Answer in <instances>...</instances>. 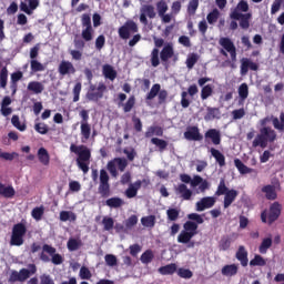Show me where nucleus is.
<instances>
[{"label":"nucleus","instance_id":"nucleus-36","mask_svg":"<svg viewBox=\"0 0 284 284\" xmlns=\"http://www.w3.org/2000/svg\"><path fill=\"white\" fill-rule=\"evenodd\" d=\"M38 159L42 165H50V153L45 148H40L38 150Z\"/></svg>","mask_w":284,"mask_h":284},{"label":"nucleus","instance_id":"nucleus-59","mask_svg":"<svg viewBox=\"0 0 284 284\" xmlns=\"http://www.w3.org/2000/svg\"><path fill=\"white\" fill-rule=\"evenodd\" d=\"M196 10H199V0H190L187 4V14H190V17H194V14H196Z\"/></svg>","mask_w":284,"mask_h":284},{"label":"nucleus","instance_id":"nucleus-34","mask_svg":"<svg viewBox=\"0 0 284 284\" xmlns=\"http://www.w3.org/2000/svg\"><path fill=\"white\" fill-rule=\"evenodd\" d=\"M102 73L105 79H109V81H114V79H116V70H114L113 65L104 64L102 67Z\"/></svg>","mask_w":284,"mask_h":284},{"label":"nucleus","instance_id":"nucleus-12","mask_svg":"<svg viewBox=\"0 0 284 284\" xmlns=\"http://www.w3.org/2000/svg\"><path fill=\"white\" fill-rule=\"evenodd\" d=\"M98 193L102 196V199H108L111 194L110 175L105 169L100 170V184L98 186Z\"/></svg>","mask_w":284,"mask_h":284},{"label":"nucleus","instance_id":"nucleus-7","mask_svg":"<svg viewBox=\"0 0 284 284\" xmlns=\"http://www.w3.org/2000/svg\"><path fill=\"white\" fill-rule=\"evenodd\" d=\"M283 210V206L278 202H274L271 204L268 214L267 211H263L261 213V221L262 223H268V225H272V223H275V221H278V216H281V211Z\"/></svg>","mask_w":284,"mask_h":284},{"label":"nucleus","instance_id":"nucleus-23","mask_svg":"<svg viewBox=\"0 0 284 284\" xmlns=\"http://www.w3.org/2000/svg\"><path fill=\"white\" fill-rule=\"evenodd\" d=\"M175 194H179L183 201H190V199H192V190L187 189V185L184 183L175 186Z\"/></svg>","mask_w":284,"mask_h":284},{"label":"nucleus","instance_id":"nucleus-45","mask_svg":"<svg viewBox=\"0 0 284 284\" xmlns=\"http://www.w3.org/2000/svg\"><path fill=\"white\" fill-rule=\"evenodd\" d=\"M23 79V72L16 71L11 73V89L13 92H17V83Z\"/></svg>","mask_w":284,"mask_h":284},{"label":"nucleus","instance_id":"nucleus-53","mask_svg":"<svg viewBox=\"0 0 284 284\" xmlns=\"http://www.w3.org/2000/svg\"><path fill=\"white\" fill-rule=\"evenodd\" d=\"M220 16H221V12L219 11V9H213L212 12H210L206 16L207 23H210V26H214V23L219 21Z\"/></svg>","mask_w":284,"mask_h":284},{"label":"nucleus","instance_id":"nucleus-17","mask_svg":"<svg viewBox=\"0 0 284 284\" xmlns=\"http://www.w3.org/2000/svg\"><path fill=\"white\" fill-rule=\"evenodd\" d=\"M118 99H119V108H123V112L128 113V112H132V109L134 108V105H136V98L134 95H131L128 99V95L125 93H119L118 94ZM125 99H128V101L125 103H123V101H125Z\"/></svg>","mask_w":284,"mask_h":284},{"label":"nucleus","instance_id":"nucleus-62","mask_svg":"<svg viewBox=\"0 0 284 284\" xmlns=\"http://www.w3.org/2000/svg\"><path fill=\"white\" fill-rule=\"evenodd\" d=\"M43 212H44L43 206H37L32 210L31 216L36 221H41V219L43 217Z\"/></svg>","mask_w":284,"mask_h":284},{"label":"nucleus","instance_id":"nucleus-37","mask_svg":"<svg viewBox=\"0 0 284 284\" xmlns=\"http://www.w3.org/2000/svg\"><path fill=\"white\" fill-rule=\"evenodd\" d=\"M252 148H262L263 150L267 148V140L265 139V135L262 132H260V134H257L256 138L254 139Z\"/></svg>","mask_w":284,"mask_h":284},{"label":"nucleus","instance_id":"nucleus-10","mask_svg":"<svg viewBox=\"0 0 284 284\" xmlns=\"http://www.w3.org/2000/svg\"><path fill=\"white\" fill-rule=\"evenodd\" d=\"M116 166L120 172H125V168H128V160L125 158H115L108 162L106 170L110 172L113 179H116V176H119V171L116 170Z\"/></svg>","mask_w":284,"mask_h":284},{"label":"nucleus","instance_id":"nucleus-43","mask_svg":"<svg viewBox=\"0 0 284 284\" xmlns=\"http://www.w3.org/2000/svg\"><path fill=\"white\" fill-rule=\"evenodd\" d=\"M151 143L152 145H156L159 152H165V150H168V141L163 139L152 138Z\"/></svg>","mask_w":284,"mask_h":284},{"label":"nucleus","instance_id":"nucleus-24","mask_svg":"<svg viewBox=\"0 0 284 284\" xmlns=\"http://www.w3.org/2000/svg\"><path fill=\"white\" fill-rule=\"evenodd\" d=\"M222 276H226L227 278H232V276H236L239 274V264H226L221 270Z\"/></svg>","mask_w":284,"mask_h":284},{"label":"nucleus","instance_id":"nucleus-58","mask_svg":"<svg viewBox=\"0 0 284 284\" xmlns=\"http://www.w3.org/2000/svg\"><path fill=\"white\" fill-rule=\"evenodd\" d=\"M8 85V68L3 67L0 71V88H2V90H6Z\"/></svg>","mask_w":284,"mask_h":284},{"label":"nucleus","instance_id":"nucleus-40","mask_svg":"<svg viewBox=\"0 0 284 284\" xmlns=\"http://www.w3.org/2000/svg\"><path fill=\"white\" fill-rule=\"evenodd\" d=\"M31 74H37V72H45V65L39 60H30Z\"/></svg>","mask_w":284,"mask_h":284},{"label":"nucleus","instance_id":"nucleus-33","mask_svg":"<svg viewBox=\"0 0 284 284\" xmlns=\"http://www.w3.org/2000/svg\"><path fill=\"white\" fill-rule=\"evenodd\" d=\"M80 132H81V141L82 143H85V141L90 140V135L92 134V126L90 123H81L80 125Z\"/></svg>","mask_w":284,"mask_h":284},{"label":"nucleus","instance_id":"nucleus-16","mask_svg":"<svg viewBox=\"0 0 284 284\" xmlns=\"http://www.w3.org/2000/svg\"><path fill=\"white\" fill-rule=\"evenodd\" d=\"M170 59H173L174 62L179 61V55L174 54V45L172 43L165 44L160 52V60L163 63H168Z\"/></svg>","mask_w":284,"mask_h":284},{"label":"nucleus","instance_id":"nucleus-44","mask_svg":"<svg viewBox=\"0 0 284 284\" xmlns=\"http://www.w3.org/2000/svg\"><path fill=\"white\" fill-rule=\"evenodd\" d=\"M140 261L143 263V265H150V263L154 261V252H152V250H146L144 253H142Z\"/></svg>","mask_w":284,"mask_h":284},{"label":"nucleus","instance_id":"nucleus-39","mask_svg":"<svg viewBox=\"0 0 284 284\" xmlns=\"http://www.w3.org/2000/svg\"><path fill=\"white\" fill-rule=\"evenodd\" d=\"M105 205L108 207L118 210V207H122V205H125V202L121 197H111L105 201Z\"/></svg>","mask_w":284,"mask_h":284},{"label":"nucleus","instance_id":"nucleus-29","mask_svg":"<svg viewBox=\"0 0 284 284\" xmlns=\"http://www.w3.org/2000/svg\"><path fill=\"white\" fill-rule=\"evenodd\" d=\"M260 132H262L264 139H266V143H274L276 141V131L271 126H264L260 129Z\"/></svg>","mask_w":284,"mask_h":284},{"label":"nucleus","instance_id":"nucleus-1","mask_svg":"<svg viewBox=\"0 0 284 284\" xmlns=\"http://www.w3.org/2000/svg\"><path fill=\"white\" fill-rule=\"evenodd\" d=\"M230 19L240 21V28H242V30H248L250 21H252V12H250V4L247 1L241 0L236 8L231 11Z\"/></svg>","mask_w":284,"mask_h":284},{"label":"nucleus","instance_id":"nucleus-18","mask_svg":"<svg viewBox=\"0 0 284 284\" xmlns=\"http://www.w3.org/2000/svg\"><path fill=\"white\" fill-rule=\"evenodd\" d=\"M184 139L186 141H203V134H201V130L196 125H190L184 132Z\"/></svg>","mask_w":284,"mask_h":284},{"label":"nucleus","instance_id":"nucleus-2","mask_svg":"<svg viewBox=\"0 0 284 284\" xmlns=\"http://www.w3.org/2000/svg\"><path fill=\"white\" fill-rule=\"evenodd\" d=\"M70 152L77 154V165L83 171V174H88L90 172V159H92V151L87 145H70Z\"/></svg>","mask_w":284,"mask_h":284},{"label":"nucleus","instance_id":"nucleus-25","mask_svg":"<svg viewBox=\"0 0 284 284\" xmlns=\"http://www.w3.org/2000/svg\"><path fill=\"white\" fill-rule=\"evenodd\" d=\"M141 185H143V182L141 180H138L133 184H130L125 191L126 199H134V196L139 194Z\"/></svg>","mask_w":284,"mask_h":284},{"label":"nucleus","instance_id":"nucleus-30","mask_svg":"<svg viewBox=\"0 0 284 284\" xmlns=\"http://www.w3.org/2000/svg\"><path fill=\"white\" fill-rule=\"evenodd\" d=\"M237 94L240 97L239 104L243 105L247 97H250V87L247 85V83L244 82L239 87Z\"/></svg>","mask_w":284,"mask_h":284},{"label":"nucleus","instance_id":"nucleus-48","mask_svg":"<svg viewBox=\"0 0 284 284\" xmlns=\"http://www.w3.org/2000/svg\"><path fill=\"white\" fill-rule=\"evenodd\" d=\"M159 54H161V51H159L158 48H154L151 51V65L153 68H159V65H161V59L159 58Z\"/></svg>","mask_w":284,"mask_h":284},{"label":"nucleus","instance_id":"nucleus-20","mask_svg":"<svg viewBox=\"0 0 284 284\" xmlns=\"http://www.w3.org/2000/svg\"><path fill=\"white\" fill-rule=\"evenodd\" d=\"M216 203V199L212 196L202 197L195 204L196 212H205V210H210V207H214Z\"/></svg>","mask_w":284,"mask_h":284},{"label":"nucleus","instance_id":"nucleus-50","mask_svg":"<svg viewBox=\"0 0 284 284\" xmlns=\"http://www.w3.org/2000/svg\"><path fill=\"white\" fill-rule=\"evenodd\" d=\"M60 221H62V223H65L67 221H77V214L72 211H61Z\"/></svg>","mask_w":284,"mask_h":284},{"label":"nucleus","instance_id":"nucleus-14","mask_svg":"<svg viewBox=\"0 0 284 284\" xmlns=\"http://www.w3.org/2000/svg\"><path fill=\"white\" fill-rule=\"evenodd\" d=\"M73 45L75 49L69 51L73 61H81L83 59V50L85 49V39L74 38Z\"/></svg>","mask_w":284,"mask_h":284},{"label":"nucleus","instance_id":"nucleus-57","mask_svg":"<svg viewBox=\"0 0 284 284\" xmlns=\"http://www.w3.org/2000/svg\"><path fill=\"white\" fill-rule=\"evenodd\" d=\"M227 192H230V189H227V185L225 184V179H221L217 190L215 192L216 196H223L225 195Z\"/></svg>","mask_w":284,"mask_h":284},{"label":"nucleus","instance_id":"nucleus-26","mask_svg":"<svg viewBox=\"0 0 284 284\" xmlns=\"http://www.w3.org/2000/svg\"><path fill=\"white\" fill-rule=\"evenodd\" d=\"M17 194V191L14 190V186L7 185L3 183H0V196H3V199H14V195Z\"/></svg>","mask_w":284,"mask_h":284},{"label":"nucleus","instance_id":"nucleus-60","mask_svg":"<svg viewBox=\"0 0 284 284\" xmlns=\"http://www.w3.org/2000/svg\"><path fill=\"white\" fill-rule=\"evenodd\" d=\"M219 114L217 108L209 106L206 108V115L204 116L205 121H212V119H216V115Z\"/></svg>","mask_w":284,"mask_h":284},{"label":"nucleus","instance_id":"nucleus-64","mask_svg":"<svg viewBox=\"0 0 284 284\" xmlns=\"http://www.w3.org/2000/svg\"><path fill=\"white\" fill-rule=\"evenodd\" d=\"M179 214H180V212L178 209H169L166 211V216H168L169 221H178Z\"/></svg>","mask_w":284,"mask_h":284},{"label":"nucleus","instance_id":"nucleus-8","mask_svg":"<svg viewBox=\"0 0 284 284\" xmlns=\"http://www.w3.org/2000/svg\"><path fill=\"white\" fill-rule=\"evenodd\" d=\"M219 45L223 48L220 50V54H222V57H227V52H229L231 60L233 62H236V45H234V42L232 41V39L227 37H222L219 40Z\"/></svg>","mask_w":284,"mask_h":284},{"label":"nucleus","instance_id":"nucleus-55","mask_svg":"<svg viewBox=\"0 0 284 284\" xmlns=\"http://www.w3.org/2000/svg\"><path fill=\"white\" fill-rule=\"evenodd\" d=\"M141 223L144 227H154L156 225V216L149 215L141 219Z\"/></svg>","mask_w":284,"mask_h":284},{"label":"nucleus","instance_id":"nucleus-49","mask_svg":"<svg viewBox=\"0 0 284 284\" xmlns=\"http://www.w3.org/2000/svg\"><path fill=\"white\" fill-rule=\"evenodd\" d=\"M272 247V237H265L262 240L261 245L258 246L260 254H267V250Z\"/></svg>","mask_w":284,"mask_h":284},{"label":"nucleus","instance_id":"nucleus-51","mask_svg":"<svg viewBox=\"0 0 284 284\" xmlns=\"http://www.w3.org/2000/svg\"><path fill=\"white\" fill-rule=\"evenodd\" d=\"M82 243L81 240H77L74 237L69 239L68 243H67V247L69 250V252H77V250H79V247H81Z\"/></svg>","mask_w":284,"mask_h":284},{"label":"nucleus","instance_id":"nucleus-11","mask_svg":"<svg viewBox=\"0 0 284 284\" xmlns=\"http://www.w3.org/2000/svg\"><path fill=\"white\" fill-rule=\"evenodd\" d=\"M139 32V26L134 20H126L122 27L119 28L118 34L120 39L128 41L132 34Z\"/></svg>","mask_w":284,"mask_h":284},{"label":"nucleus","instance_id":"nucleus-13","mask_svg":"<svg viewBox=\"0 0 284 284\" xmlns=\"http://www.w3.org/2000/svg\"><path fill=\"white\" fill-rule=\"evenodd\" d=\"M82 30L81 37L84 39V41H92L94 39V29L92 28V18H90V14L83 13L81 19Z\"/></svg>","mask_w":284,"mask_h":284},{"label":"nucleus","instance_id":"nucleus-41","mask_svg":"<svg viewBox=\"0 0 284 284\" xmlns=\"http://www.w3.org/2000/svg\"><path fill=\"white\" fill-rule=\"evenodd\" d=\"M265 265H267V261L260 254L254 255V258L250 261L251 267H265Z\"/></svg>","mask_w":284,"mask_h":284},{"label":"nucleus","instance_id":"nucleus-54","mask_svg":"<svg viewBox=\"0 0 284 284\" xmlns=\"http://www.w3.org/2000/svg\"><path fill=\"white\" fill-rule=\"evenodd\" d=\"M212 94H214V89H212V84H206L202 88V90H201L202 101L210 99V97H212Z\"/></svg>","mask_w":284,"mask_h":284},{"label":"nucleus","instance_id":"nucleus-61","mask_svg":"<svg viewBox=\"0 0 284 284\" xmlns=\"http://www.w3.org/2000/svg\"><path fill=\"white\" fill-rule=\"evenodd\" d=\"M156 10L159 17H163V14L168 12V2H165V0H160L159 2H156Z\"/></svg>","mask_w":284,"mask_h":284},{"label":"nucleus","instance_id":"nucleus-21","mask_svg":"<svg viewBox=\"0 0 284 284\" xmlns=\"http://www.w3.org/2000/svg\"><path fill=\"white\" fill-rule=\"evenodd\" d=\"M235 258L240 262V265L242 267H247V265L250 264V257H248L247 248H245L244 245H240L237 247V251L235 253Z\"/></svg>","mask_w":284,"mask_h":284},{"label":"nucleus","instance_id":"nucleus-63","mask_svg":"<svg viewBox=\"0 0 284 284\" xmlns=\"http://www.w3.org/2000/svg\"><path fill=\"white\" fill-rule=\"evenodd\" d=\"M102 224L104 225L105 232H110V230L114 229V219H112V217H103Z\"/></svg>","mask_w":284,"mask_h":284},{"label":"nucleus","instance_id":"nucleus-47","mask_svg":"<svg viewBox=\"0 0 284 284\" xmlns=\"http://www.w3.org/2000/svg\"><path fill=\"white\" fill-rule=\"evenodd\" d=\"M159 92H161V84L159 83L153 84L150 92L146 94L145 100L152 101V99H156V97H159Z\"/></svg>","mask_w":284,"mask_h":284},{"label":"nucleus","instance_id":"nucleus-46","mask_svg":"<svg viewBox=\"0 0 284 284\" xmlns=\"http://www.w3.org/2000/svg\"><path fill=\"white\" fill-rule=\"evenodd\" d=\"M200 55L199 53H191L186 58V68L189 70H192L196 63H199Z\"/></svg>","mask_w":284,"mask_h":284},{"label":"nucleus","instance_id":"nucleus-32","mask_svg":"<svg viewBox=\"0 0 284 284\" xmlns=\"http://www.w3.org/2000/svg\"><path fill=\"white\" fill-rule=\"evenodd\" d=\"M236 196H239V191L231 189L226 194H224V209L227 210V207H230V205H232V203L234 201H236Z\"/></svg>","mask_w":284,"mask_h":284},{"label":"nucleus","instance_id":"nucleus-42","mask_svg":"<svg viewBox=\"0 0 284 284\" xmlns=\"http://www.w3.org/2000/svg\"><path fill=\"white\" fill-rule=\"evenodd\" d=\"M159 272L162 274V276H168L174 274L176 272V264L171 263L165 266H161L159 268Z\"/></svg>","mask_w":284,"mask_h":284},{"label":"nucleus","instance_id":"nucleus-3","mask_svg":"<svg viewBox=\"0 0 284 284\" xmlns=\"http://www.w3.org/2000/svg\"><path fill=\"white\" fill-rule=\"evenodd\" d=\"M26 234H28V227L24 223L20 222L12 226L10 245L14 247H21L26 243Z\"/></svg>","mask_w":284,"mask_h":284},{"label":"nucleus","instance_id":"nucleus-6","mask_svg":"<svg viewBox=\"0 0 284 284\" xmlns=\"http://www.w3.org/2000/svg\"><path fill=\"white\" fill-rule=\"evenodd\" d=\"M50 256L51 263H53V265L63 264V257L61 256V254L57 253V248L50 244H43L40 260H42L43 263H50Z\"/></svg>","mask_w":284,"mask_h":284},{"label":"nucleus","instance_id":"nucleus-9","mask_svg":"<svg viewBox=\"0 0 284 284\" xmlns=\"http://www.w3.org/2000/svg\"><path fill=\"white\" fill-rule=\"evenodd\" d=\"M108 91V87L105 83L100 82L97 87V84H90L89 91L87 92V99L88 101H93L94 103H99L101 99H103V94Z\"/></svg>","mask_w":284,"mask_h":284},{"label":"nucleus","instance_id":"nucleus-5","mask_svg":"<svg viewBox=\"0 0 284 284\" xmlns=\"http://www.w3.org/2000/svg\"><path fill=\"white\" fill-rule=\"evenodd\" d=\"M34 274H37V265L29 264V270L21 268L19 272L11 271L8 282L9 283H26L28 281V278H30Z\"/></svg>","mask_w":284,"mask_h":284},{"label":"nucleus","instance_id":"nucleus-27","mask_svg":"<svg viewBox=\"0 0 284 284\" xmlns=\"http://www.w3.org/2000/svg\"><path fill=\"white\" fill-rule=\"evenodd\" d=\"M262 192L265 194L267 201H276V199H278V194L276 193V187L274 185H264L262 187Z\"/></svg>","mask_w":284,"mask_h":284},{"label":"nucleus","instance_id":"nucleus-56","mask_svg":"<svg viewBox=\"0 0 284 284\" xmlns=\"http://www.w3.org/2000/svg\"><path fill=\"white\" fill-rule=\"evenodd\" d=\"M11 123L13 125V128H16L17 130H19L20 132H26L27 130V125L26 123L21 124V121L19 120V115H12L11 118Z\"/></svg>","mask_w":284,"mask_h":284},{"label":"nucleus","instance_id":"nucleus-19","mask_svg":"<svg viewBox=\"0 0 284 284\" xmlns=\"http://www.w3.org/2000/svg\"><path fill=\"white\" fill-rule=\"evenodd\" d=\"M141 14H140V21L144 24L148 26V17L149 19H154L156 17V11H154V7L151 4H144L141 8Z\"/></svg>","mask_w":284,"mask_h":284},{"label":"nucleus","instance_id":"nucleus-35","mask_svg":"<svg viewBox=\"0 0 284 284\" xmlns=\"http://www.w3.org/2000/svg\"><path fill=\"white\" fill-rule=\"evenodd\" d=\"M271 121L275 130H277L278 132L284 131V111L280 113V120L276 116H272Z\"/></svg>","mask_w":284,"mask_h":284},{"label":"nucleus","instance_id":"nucleus-22","mask_svg":"<svg viewBox=\"0 0 284 284\" xmlns=\"http://www.w3.org/2000/svg\"><path fill=\"white\" fill-rule=\"evenodd\" d=\"M58 72L62 75L65 77V74H74L77 72V69L74 68V64L70 61H62L59 64Z\"/></svg>","mask_w":284,"mask_h":284},{"label":"nucleus","instance_id":"nucleus-28","mask_svg":"<svg viewBox=\"0 0 284 284\" xmlns=\"http://www.w3.org/2000/svg\"><path fill=\"white\" fill-rule=\"evenodd\" d=\"M27 90L33 94H41L45 90V85H43V82L31 81L28 83Z\"/></svg>","mask_w":284,"mask_h":284},{"label":"nucleus","instance_id":"nucleus-31","mask_svg":"<svg viewBox=\"0 0 284 284\" xmlns=\"http://www.w3.org/2000/svg\"><path fill=\"white\" fill-rule=\"evenodd\" d=\"M210 153L220 168H225V155L219 149L211 148Z\"/></svg>","mask_w":284,"mask_h":284},{"label":"nucleus","instance_id":"nucleus-4","mask_svg":"<svg viewBox=\"0 0 284 284\" xmlns=\"http://www.w3.org/2000/svg\"><path fill=\"white\" fill-rule=\"evenodd\" d=\"M184 230L178 236V243H183L184 245L190 243L196 234H199V224L192 221H186L183 224Z\"/></svg>","mask_w":284,"mask_h":284},{"label":"nucleus","instance_id":"nucleus-38","mask_svg":"<svg viewBox=\"0 0 284 284\" xmlns=\"http://www.w3.org/2000/svg\"><path fill=\"white\" fill-rule=\"evenodd\" d=\"M234 165L239 170L240 174H252V172H254V169H250L243 163V161H241V159H235Z\"/></svg>","mask_w":284,"mask_h":284},{"label":"nucleus","instance_id":"nucleus-52","mask_svg":"<svg viewBox=\"0 0 284 284\" xmlns=\"http://www.w3.org/2000/svg\"><path fill=\"white\" fill-rule=\"evenodd\" d=\"M231 245H232V237L226 235L220 240L219 247L222 252H227Z\"/></svg>","mask_w":284,"mask_h":284},{"label":"nucleus","instance_id":"nucleus-15","mask_svg":"<svg viewBox=\"0 0 284 284\" xmlns=\"http://www.w3.org/2000/svg\"><path fill=\"white\" fill-rule=\"evenodd\" d=\"M204 143L206 145H221V131L219 129H209L204 133Z\"/></svg>","mask_w":284,"mask_h":284}]
</instances>
